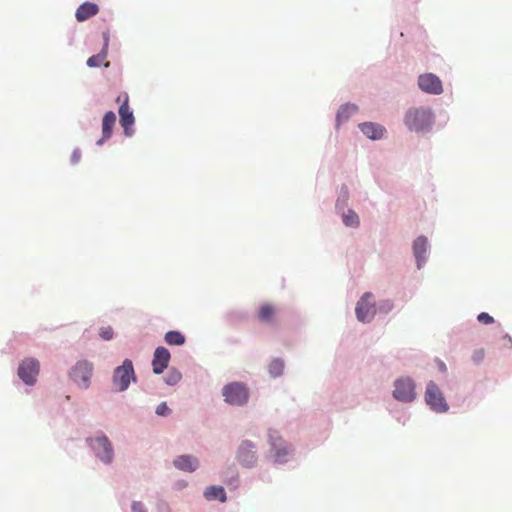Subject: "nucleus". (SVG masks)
Wrapping results in <instances>:
<instances>
[{
  "mask_svg": "<svg viewBox=\"0 0 512 512\" xmlns=\"http://www.w3.org/2000/svg\"><path fill=\"white\" fill-rule=\"evenodd\" d=\"M404 123L410 131L424 132L432 126L433 113L430 108L412 107L407 110Z\"/></svg>",
  "mask_w": 512,
  "mask_h": 512,
  "instance_id": "f257e3e1",
  "label": "nucleus"
},
{
  "mask_svg": "<svg viewBox=\"0 0 512 512\" xmlns=\"http://www.w3.org/2000/svg\"><path fill=\"white\" fill-rule=\"evenodd\" d=\"M131 380H135V372L132 361L126 359L123 364L116 367L113 372V386L118 391H125L129 387Z\"/></svg>",
  "mask_w": 512,
  "mask_h": 512,
  "instance_id": "f03ea898",
  "label": "nucleus"
},
{
  "mask_svg": "<svg viewBox=\"0 0 512 512\" xmlns=\"http://www.w3.org/2000/svg\"><path fill=\"white\" fill-rule=\"evenodd\" d=\"M222 394L227 403L236 406L245 404L249 398V391L246 385L238 382L225 385Z\"/></svg>",
  "mask_w": 512,
  "mask_h": 512,
  "instance_id": "7ed1b4c3",
  "label": "nucleus"
},
{
  "mask_svg": "<svg viewBox=\"0 0 512 512\" xmlns=\"http://www.w3.org/2000/svg\"><path fill=\"white\" fill-rule=\"evenodd\" d=\"M425 401L435 412L443 413L449 409L442 391L433 381H430L427 384L425 391Z\"/></svg>",
  "mask_w": 512,
  "mask_h": 512,
  "instance_id": "20e7f679",
  "label": "nucleus"
},
{
  "mask_svg": "<svg viewBox=\"0 0 512 512\" xmlns=\"http://www.w3.org/2000/svg\"><path fill=\"white\" fill-rule=\"evenodd\" d=\"M117 102H121L119 107L120 124L124 129L126 136H131L133 133L132 126L134 125L135 118L133 111L129 107V97L127 93H123L117 97Z\"/></svg>",
  "mask_w": 512,
  "mask_h": 512,
  "instance_id": "39448f33",
  "label": "nucleus"
},
{
  "mask_svg": "<svg viewBox=\"0 0 512 512\" xmlns=\"http://www.w3.org/2000/svg\"><path fill=\"white\" fill-rule=\"evenodd\" d=\"M93 366L87 361H79L71 370L70 376L72 380L82 389L90 386Z\"/></svg>",
  "mask_w": 512,
  "mask_h": 512,
  "instance_id": "423d86ee",
  "label": "nucleus"
},
{
  "mask_svg": "<svg viewBox=\"0 0 512 512\" xmlns=\"http://www.w3.org/2000/svg\"><path fill=\"white\" fill-rule=\"evenodd\" d=\"M40 364L35 358L23 360L18 367L19 378L27 385H34L39 374Z\"/></svg>",
  "mask_w": 512,
  "mask_h": 512,
  "instance_id": "0eeeda50",
  "label": "nucleus"
},
{
  "mask_svg": "<svg viewBox=\"0 0 512 512\" xmlns=\"http://www.w3.org/2000/svg\"><path fill=\"white\" fill-rule=\"evenodd\" d=\"M89 445L96 456L104 463H110L113 459V448L108 438L104 435L88 439Z\"/></svg>",
  "mask_w": 512,
  "mask_h": 512,
  "instance_id": "6e6552de",
  "label": "nucleus"
},
{
  "mask_svg": "<svg viewBox=\"0 0 512 512\" xmlns=\"http://www.w3.org/2000/svg\"><path fill=\"white\" fill-rule=\"evenodd\" d=\"M395 399L403 402H411L415 399V384L411 378H400L395 381L393 391Z\"/></svg>",
  "mask_w": 512,
  "mask_h": 512,
  "instance_id": "1a4fd4ad",
  "label": "nucleus"
},
{
  "mask_svg": "<svg viewBox=\"0 0 512 512\" xmlns=\"http://www.w3.org/2000/svg\"><path fill=\"white\" fill-rule=\"evenodd\" d=\"M372 298V293L366 292L358 301L355 312L359 321L368 322L374 317L376 309L374 303L370 301Z\"/></svg>",
  "mask_w": 512,
  "mask_h": 512,
  "instance_id": "9d476101",
  "label": "nucleus"
},
{
  "mask_svg": "<svg viewBox=\"0 0 512 512\" xmlns=\"http://www.w3.org/2000/svg\"><path fill=\"white\" fill-rule=\"evenodd\" d=\"M419 88L429 94L439 95L443 92L442 82L433 73L421 74L418 78Z\"/></svg>",
  "mask_w": 512,
  "mask_h": 512,
  "instance_id": "9b49d317",
  "label": "nucleus"
},
{
  "mask_svg": "<svg viewBox=\"0 0 512 512\" xmlns=\"http://www.w3.org/2000/svg\"><path fill=\"white\" fill-rule=\"evenodd\" d=\"M269 442L271 445V453L276 462H285L289 454L288 447L285 445L282 437L276 431L269 433Z\"/></svg>",
  "mask_w": 512,
  "mask_h": 512,
  "instance_id": "f8f14e48",
  "label": "nucleus"
},
{
  "mask_svg": "<svg viewBox=\"0 0 512 512\" xmlns=\"http://www.w3.org/2000/svg\"><path fill=\"white\" fill-rule=\"evenodd\" d=\"M170 352L165 347H157L152 360L153 372L161 374L167 368L170 361Z\"/></svg>",
  "mask_w": 512,
  "mask_h": 512,
  "instance_id": "ddd939ff",
  "label": "nucleus"
},
{
  "mask_svg": "<svg viewBox=\"0 0 512 512\" xmlns=\"http://www.w3.org/2000/svg\"><path fill=\"white\" fill-rule=\"evenodd\" d=\"M238 460L250 467L256 463L255 445L250 441H243L238 450Z\"/></svg>",
  "mask_w": 512,
  "mask_h": 512,
  "instance_id": "4468645a",
  "label": "nucleus"
},
{
  "mask_svg": "<svg viewBox=\"0 0 512 512\" xmlns=\"http://www.w3.org/2000/svg\"><path fill=\"white\" fill-rule=\"evenodd\" d=\"M99 12V7L93 2H84L76 10L75 17L77 21L83 22L95 16Z\"/></svg>",
  "mask_w": 512,
  "mask_h": 512,
  "instance_id": "2eb2a0df",
  "label": "nucleus"
},
{
  "mask_svg": "<svg viewBox=\"0 0 512 512\" xmlns=\"http://www.w3.org/2000/svg\"><path fill=\"white\" fill-rule=\"evenodd\" d=\"M115 122V113L112 111L106 112L102 120V138L97 141V145H102L105 140L111 137Z\"/></svg>",
  "mask_w": 512,
  "mask_h": 512,
  "instance_id": "dca6fc26",
  "label": "nucleus"
},
{
  "mask_svg": "<svg viewBox=\"0 0 512 512\" xmlns=\"http://www.w3.org/2000/svg\"><path fill=\"white\" fill-rule=\"evenodd\" d=\"M173 464L177 469L183 470L186 472H193L199 466V462H198L197 458H195L191 455L178 456L176 459H174Z\"/></svg>",
  "mask_w": 512,
  "mask_h": 512,
  "instance_id": "f3484780",
  "label": "nucleus"
},
{
  "mask_svg": "<svg viewBox=\"0 0 512 512\" xmlns=\"http://www.w3.org/2000/svg\"><path fill=\"white\" fill-rule=\"evenodd\" d=\"M102 36H103V40H104L103 48L97 55H93L88 58L87 65L89 67H99L107 57V49H108V44H109V32L108 31L103 32Z\"/></svg>",
  "mask_w": 512,
  "mask_h": 512,
  "instance_id": "a211bd4d",
  "label": "nucleus"
},
{
  "mask_svg": "<svg viewBox=\"0 0 512 512\" xmlns=\"http://www.w3.org/2000/svg\"><path fill=\"white\" fill-rule=\"evenodd\" d=\"M427 251V239L424 236H419L413 243V252L417 261L418 268H421L425 261V253Z\"/></svg>",
  "mask_w": 512,
  "mask_h": 512,
  "instance_id": "6ab92c4d",
  "label": "nucleus"
},
{
  "mask_svg": "<svg viewBox=\"0 0 512 512\" xmlns=\"http://www.w3.org/2000/svg\"><path fill=\"white\" fill-rule=\"evenodd\" d=\"M359 127L364 135L373 140L382 138L385 132L383 126L371 122L360 124Z\"/></svg>",
  "mask_w": 512,
  "mask_h": 512,
  "instance_id": "aec40b11",
  "label": "nucleus"
},
{
  "mask_svg": "<svg viewBox=\"0 0 512 512\" xmlns=\"http://www.w3.org/2000/svg\"><path fill=\"white\" fill-rule=\"evenodd\" d=\"M204 497L209 500H219L221 502L226 501V493L222 486H209L204 491Z\"/></svg>",
  "mask_w": 512,
  "mask_h": 512,
  "instance_id": "412c9836",
  "label": "nucleus"
},
{
  "mask_svg": "<svg viewBox=\"0 0 512 512\" xmlns=\"http://www.w3.org/2000/svg\"><path fill=\"white\" fill-rule=\"evenodd\" d=\"M275 314V307L269 303H264L260 306L257 317L261 322L268 323L272 321Z\"/></svg>",
  "mask_w": 512,
  "mask_h": 512,
  "instance_id": "4be33fe9",
  "label": "nucleus"
},
{
  "mask_svg": "<svg viewBox=\"0 0 512 512\" xmlns=\"http://www.w3.org/2000/svg\"><path fill=\"white\" fill-rule=\"evenodd\" d=\"M165 342L169 345H182L185 343V336L179 331H169L165 334Z\"/></svg>",
  "mask_w": 512,
  "mask_h": 512,
  "instance_id": "5701e85b",
  "label": "nucleus"
},
{
  "mask_svg": "<svg viewBox=\"0 0 512 512\" xmlns=\"http://www.w3.org/2000/svg\"><path fill=\"white\" fill-rule=\"evenodd\" d=\"M357 111V106L353 104H346L340 108L337 114V121L339 123L346 121L349 117Z\"/></svg>",
  "mask_w": 512,
  "mask_h": 512,
  "instance_id": "b1692460",
  "label": "nucleus"
},
{
  "mask_svg": "<svg viewBox=\"0 0 512 512\" xmlns=\"http://www.w3.org/2000/svg\"><path fill=\"white\" fill-rule=\"evenodd\" d=\"M343 222L346 226L356 227L359 225V217L354 211L349 210L343 215Z\"/></svg>",
  "mask_w": 512,
  "mask_h": 512,
  "instance_id": "393cba45",
  "label": "nucleus"
},
{
  "mask_svg": "<svg viewBox=\"0 0 512 512\" xmlns=\"http://www.w3.org/2000/svg\"><path fill=\"white\" fill-rule=\"evenodd\" d=\"M284 370V363L279 359L273 360L269 365V372L272 376H280Z\"/></svg>",
  "mask_w": 512,
  "mask_h": 512,
  "instance_id": "a878e982",
  "label": "nucleus"
},
{
  "mask_svg": "<svg viewBox=\"0 0 512 512\" xmlns=\"http://www.w3.org/2000/svg\"><path fill=\"white\" fill-rule=\"evenodd\" d=\"M113 329L110 326L100 328L99 335L103 340H110L113 337Z\"/></svg>",
  "mask_w": 512,
  "mask_h": 512,
  "instance_id": "bb28decb",
  "label": "nucleus"
},
{
  "mask_svg": "<svg viewBox=\"0 0 512 512\" xmlns=\"http://www.w3.org/2000/svg\"><path fill=\"white\" fill-rule=\"evenodd\" d=\"M485 358V350L483 348L476 349L472 354V360L476 364H480Z\"/></svg>",
  "mask_w": 512,
  "mask_h": 512,
  "instance_id": "cd10ccee",
  "label": "nucleus"
},
{
  "mask_svg": "<svg viewBox=\"0 0 512 512\" xmlns=\"http://www.w3.org/2000/svg\"><path fill=\"white\" fill-rule=\"evenodd\" d=\"M180 379H181V374L178 371H170L166 378V382L169 385H174V384L178 383L180 381Z\"/></svg>",
  "mask_w": 512,
  "mask_h": 512,
  "instance_id": "c85d7f7f",
  "label": "nucleus"
},
{
  "mask_svg": "<svg viewBox=\"0 0 512 512\" xmlns=\"http://www.w3.org/2000/svg\"><path fill=\"white\" fill-rule=\"evenodd\" d=\"M477 319L480 323L482 324H492L494 322V318L492 316H490L488 313L486 312H481L478 316H477Z\"/></svg>",
  "mask_w": 512,
  "mask_h": 512,
  "instance_id": "c756f323",
  "label": "nucleus"
},
{
  "mask_svg": "<svg viewBox=\"0 0 512 512\" xmlns=\"http://www.w3.org/2000/svg\"><path fill=\"white\" fill-rule=\"evenodd\" d=\"M156 413L160 416H165L170 414V409L168 408L166 402L160 403L156 408Z\"/></svg>",
  "mask_w": 512,
  "mask_h": 512,
  "instance_id": "7c9ffc66",
  "label": "nucleus"
},
{
  "mask_svg": "<svg viewBox=\"0 0 512 512\" xmlns=\"http://www.w3.org/2000/svg\"><path fill=\"white\" fill-rule=\"evenodd\" d=\"M143 509V505L140 502H135L132 505L133 512H141Z\"/></svg>",
  "mask_w": 512,
  "mask_h": 512,
  "instance_id": "2f4dec72",
  "label": "nucleus"
},
{
  "mask_svg": "<svg viewBox=\"0 0 512 512\" xmlns=\"http://www.w3.org/2000/svg\"><path fill=\"white\" fill-rule=\"evenodd\" d=\"M80 157H81V153H80V151L75 150V151L73 152V154H72V161H73L74 163H77V162L80 160Z\"/></svg>",
  "mask_w": 512,
  "mask_h": 512,
  "instance_id": "473e14b6",
  "label": "nucleus"
},
{
  "mask_svg": "<svg viewBox=\"0 0 512 512\" xmlns=\"http://www.w3.org/2000/svg\"><path fill=\"white\" fill-rule=\"evenodd\" d=\"M503 339L507 342L506 345L511 346L512 345V338L509 335H505Z\"/></svg>",
  "mask_w": 512,
  "mask_h": 512,
  "instance_id": "72a5a7b5",
  "label": "nucleus"
},
{
  "mask_svg": "<svg viewBox=\"0 0 512 512\" xmlns=\"http://www.w3.org/2000/svg\"><path fill=\"white\" fill-rule=\"evenodd\" d=\"M385 308H386V310H390L392 308V303L390 301H386Z\"/></svg>",
  "mask_w": 512,
  "mask_h": 512,
  "instance_id": "f704fd0d",
  "label": "nucleus"
}]
</instances>
